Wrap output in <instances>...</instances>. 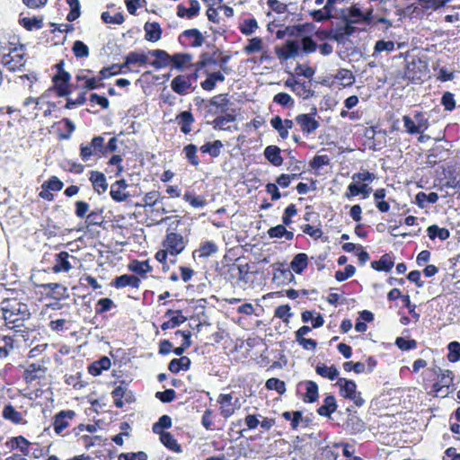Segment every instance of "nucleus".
<instances>
[{"instance_id": "nucleus-1", "label": "nucleus", "mask_w": 460, "mask_h": 460, "mask_svg": "<svg viewBox=\"0 0 460 460\" xmlns=\"http://www.w3.org/2000/svg\"><path fill=\"white\" fill-rule=\"evenodd\" d=\"M453 382L454 373L451 370L433 367L427 369L423 386L429 394L445 398L451 392Z\"/></svg>"}, {"instance_id": "nucleus-2", "label": "nucleus", "mask_w": 460, "mask_h": 460, "mask_svg": "<svg viewBox=\"0 0 460 460\" xmlns=\"http://www.w3.org/2000/svg\"><path fill=\"white\" fill-rule=\"evenodd\" d=\"M1 312L5 326L16 331L23 326V322L31 314L27 305L15 298L3 300L1 303Z\"/></svg>"}, {"instance_id": "nucleus-3", "label": "nucleus", "mask_w": 460, "mask_h": 460, "mask_svg": "<svg viewBox=\"0 0 460 460\" xmlns=\"http://www.w3.org/2000/svg\"><path fill=\"white\" fill-rule=\"evenodd\" d=\"M187 243L188 240L179 233L170 232L166 234L162 243L163 249L157 251L155 254V260L163 265L164 271L169 270L168 255L176 257L184 251Z\"/></svg>"}, {"instance_id": "nucleus-4", "label": "nucleus", "mask_w": 460, "mask_h": 460, "mask_svg": "<svg viewBox=\"0 0 460 460\" xmlns=\"http://www.w3.org/2000/svg\"><path fill=\"white\" fill-rule=\"evenodd\" d=\"M4 50L0 53V65L5 66L9 71L21 70L26 64V53L22 44L9 41L7 46L2 47Z\"/></svg>"}, {"instance_id": "nucleus-5", "label": "nucleus", "mask_w": 460, "mask_h": 460, "mask_svg": "<svg viewBox=\"0 0 460 460\" xmlns=\"http://www.w3.org/2000/svg\"><path fill=\"white\" fill-rule=\"evenodd\" d=\"M207 59L198 60L193 65V70L190 74L179 75L171 82L172 90L179 95H186L194 90L192 83L199 77V71L204 68Z\"/></svg>"}, {"instance_id": "nucleus-6", "label": "nucleus", "mask_w": 460, "mask_h": 460, "mask_svg": "<svg viewBox=\"0 0 460 460\" xmlns=\"http://www.w3.org/2000/svg\"><path fill=\"white\" fill-rule=\"evenodd\" d=\"M52 69L56 70V73L52 75V86L49 90H52L58 97L69 95L72 92L71 75L65 70V60H59L53 66Z\"/></svg>"}, {"instance_id": "nucleus-7", "label": "nucleus", "mask_w": 460, "mask_h": 460, "mask_svg": "<svg viewBox=\"0 0 460 460\" xmlns=\"http://www.w3.org/2000/svg\"><path fill=\"white\" fill-rule=\"evenodd\" d=\"M203 59H207L206 60L207 63H206L204 68H202V70L199 71V77L201 75H206L207 78L200 83V86L204 91L210 92L216 88L217 82L222 83L225 81V79H226L225 75H224L225 73H223L220 70L216 71V72L210 71L211 66H213V63L216 62L215 58H213V56H211L210 53L202 52L199 56V60H203Z\"/></svg>"}, {"instance_id": "nucleus-8", "label": "nucleus", "mask_w": 460, "mask_h": 460, "mask_svg": "<svg viewBox=\"0 0 460 460\" xmlns=\"http://www.w3.org/2000/svg\"><path fill=\"white\" fill-rule=\"evenodd\" d=\"M414 119H412L409 115H403L402 119L403 121V126L405 132L409 135H417L423 134L429 127V119L426 117V114L423 111H415ZM423 136L420 135L419 137V141H423Z\"/></svg>"}, {"instance_id": "nucleus-9", "label": "nucleus", "mask_w": 460, "mask_h": 460, "mask_svg": "<svg viewBox=\"0 0 460 460\" xmlns=\"http://www.w3.org/2000/svg\"><path fill=\"white\" fill-rule=\"evenodd\" d=\"M336 385L340 388L341 396L352 401L357 407L364 405L365 400L362 398L361 393L357 391L355 381L340 377L336 382Z\"/></svg>"}, {"instance_id": "nucleus-10", "label": "nucleus", "mask_w": 460, "mask_h": 460, "mask_svg": "<svg viewBox=\"0 0 460 460\" xmlns=\"http://www.w3.org/2000/svg\"><path fill=\"white\" fill-rule=\"evenodd\" d=\"M48 368L40 363H30L22 373L23 381L27 385H44Z\"/></svg>"}, {"instance_id": "nucleus-11", "label": "nucleus", "mask_w": 460, "mask_h": 460, "mask_svg": "<svg viewBox=\"0 0 460 460\" xmlns=\"http://www.w3.org/2000/svg\"><path fill=\"white\" fill-rule=\"evenodd\" d=\"M93 156H105L104 137L102 136H95L90 143L80 145V157L84 162L89 161Z\"/></svg>"}, {"instance_id": "nucleus-12", "label": "nucleus", "mask_w": 460, "mask_h": 460, "mask_svg": "<svg viewBox=\"0 0 460 460\" xmlns=\"http://www.w3.org/2000/svg\"><path fill=\"white\" fill-rule=\"evenodd\" d=\"M427 74V66L420 58L408 61L403 71V78L411 83H420Z\"/></svg>"}, {"instance_id": "nucleus-13", "label": "nucleus", "mask_w": 460, "mask_h": 460, "mask_svg": "<svg viewBox=\"0 0 460 460\" xmlns=\"http://www.w3.org/2000/svg\"><path fill=\"white\" fill-rule=\"evenodd\" d=\"M317 109L314 107L309 113H300L295 117V122L299 126L300 130L305 136L314 134L320 127L316 119Z\"/></svg>"}, {"instance_id": "nucleus-14", "label": "nucleus", "mask_w": 460, "mask_h": 460, "mask_svg": "<svg viewBox=\"0 0 460 460\" xmlns=\"http://www.w3.org/2000/svg\"><path fill=\"white\" fill-rule=\"evenodd\" d=\"M75 416L76 413L73 410H62L57 412L52 418V427L55 433L58 436H64V430L70 427Z\"/></svg>"}, {"instance_id": "nucleus-15", "label": "nucleus", "mask_w": 460, "mask_h": 460, "mask_svg": "<svg viewBox=\"0 0 460 460\" xmlns=\"http://www.w3.org/2000/svg\"><path fill=\"white\" fill-rule=\"evenodd\" d=\"M233 393L220 394L217 396V402L219 404V413L226 420L233 416L235 411L241 407L239 399L236 398L233 402Z\"/></svg>"}, {"instance_id": "nucleus-16", "label": "nucleus", "mask_w": 460, "mask_h": 460, "mask_svg": "<svg viewBox=\"0 0 460 460\" xmlns=\"http://www.w3.org/2000/svg\"><path fill=\"white\" fill-rule=\"evenodd\" d=\"M91 73V69H84L75 75L76 88L81 89L82 92L85 93L87 91L95 90L103 86V84L101 83L102 81L99 80V76L89 77L85 75Z\"/></svg>"}, {"instance_id": "nucleus-17", "label": "nucleus", "mask_w": 460, "mask_h": 460, "mask_svg": "<svg viewBox=\"0 0 460 460\" xmlns=\"http://www.w3.org/2000/svg\"><path fill=\"white\" fill-rule=\"evenodd\" d=\"M63 187V181L58 177L52 175L41 184V190L39 192V197L46 201H53L55 196L52 191H60Z\"/></svg>"}, {"instance_id": "nucleus-18", "label": "nucleus", "mask_w": 460, "mask_h": 460, "mask_svg": "<svg viewBox=\"0 0 460 460\" xmlns=\"http://www.w3.org/2000/svg\"><path fill=\"white\" fill-rule=\"evenodd\" d=\"M358 22V20H351L349 17L343 18V24L338 25L333 31L335 33L334 41L338 43H345L349 37L356 32V27L353 23Z\"/></svg>"}, {"instance_id": "nucleus-19", "label": "nucleus", "mask_w": 460, "mask_h": 460, "mask_svg": "<svg viewBox=\"0 0 460 460\" xmlns=\"http://www.w3.org/2000/svg\"><path fill=\"white\" fill-rule=\"evenodd\" d=\"M179 42L183 46L198 48L204 43V36L198 29H189L183 31L179 38Z\"/></svg>"}, {"instance_id": "nucleus-20", "label": "nucleus", "mask_w": 460, "mask_h": 460, "mask_svg": "<svg viewBox=\"0 0 460 460\" xmlns=\"http://www.w3.org/2000/svg\"><path fill=\"white\" fill-rule=\"evenodd\" d=\"M275 53L280 60H288L299 54V43L294 40H288L282 47H276Z\"/></svg>"}, {"instance_id": "nucleus-21", "label": "nucleus", "mask_w": 460, "mask_h": 460, "mask_svg": "<svg viewBox=\"0 0 460 460\" xmlns=\"http://www.w3.org/2000/svg\"><path fill=\"white\" fill-rule=\"evenodd\" d=\"M2 418L13 425H26L28 423L22 412L17 411L11 402L6 403L3 407Z\"/></svg>"}, {"instance_id": "nucleus-22", "label": "nucleus", "mask_w": 460, "mask_h": 460, "mask_svg": "<svg viewBox=\"0 0 460 460\" xmlns=\"http://www.w3.org/2000/svg\"><path fill=\"white\" fill-rule=\"evenodd\" d=\"M164 316L168 318L167 321L161 324V329L166 331L180 326L187 321V317L183 315L181 310L168 309Z\"/></svg>"}, {"instance_id": "nucleus-23", "label": "nucleus", "mask_w": 460, "mask_h": 460, "mask_svg": "<svg viewBox=\"0 0 460 460\" xmlns=\"http://www.w3.org/2000/svg\"><path fill=\"white\" fill-rule=\"evenodd\" d=\"M128 186V185L124 179L117 180L115 182H113L111 185L110 190V196L112 200L115 202L126 201L130 197V194L126 191Z\"/></svg>"}, {"instance_id": "nucleus-24", "label": "nucleus", "mask_w": 460, "mask_h": 460, "mask_svg": "<svg viewBox=\"0 0 460 460\" xmlns=\"http://www.w3.org/2000/svg\"><path fill=\"white\" fill-rule=\"evenodd\" d=\"M111 287L120 289L127 287L138 288L141 285V279L135 275L123 274L116 277L111 283Z\"/></svg>"}, {"instance_id": "nucleus-25", "label": "nucleus", "mask_w": 460, "mask_h": 460, "mask_svg": "<svg viewBox=\"0 0 460 460\" xmlns=\"http://www.w3.org/2000/svg\"><path fill=\"white\" fill-rule=\"evenodd\" d=\"M193 56L186 52H179L172 55L171 63L172 68H175L179 71H183L187 68L192 67L195 63H192Z\"/></svg>"}, {"instance_id": "nucleus-26", "label": "nucleus", "mask_w": 460, "mask_h": 460, "mask_svg": "<svg viewBox=\"0 0 460 460\" xmlns=\"http://www.w3.org/2000/svg\"><path fill=\"white\" fill-rule=\"evenodd\" d=\"M5 445L10 450H19L22 456H26L30 454L31 443L25 437L19 435L10 438Z\"/></svg>"}, {"instance_id": "nucleus-27", "label": "nucleus", "mask_w": 460, "mask_h": 460, "mask_svg": "<svg viewBox=\"0 0 460 460\" xmlns=\"http://www.w3.org/2000/svg\"><path fill=\"white\" fill-rule=\"evenodd\" d=\"M237 119V113L235 110H231V112L226 113L225 115L217 116L212 122L211 125L216 130L231 131V127L227 126L228 123L235 122Z\"/></svg>"}, {"instance_id": "nucleus-28", "label": "nucleus", "mask_w": 460, "mask_h": 460, "mask_svg": "<svg viewBox=\"0 0 460 460\" xmlns=\"http://www.w3.org/2000/svg\"><path fill=\"white\" fill-rule=\"evenodd\" d=\"M237 262L229 261H223L222 265L217 270L218 274L226 281H237Z\"/></svg>"}, {"instance_id": "nucleus-29", "label": "nucleus", "mask_w": 460, "mask_h": 460, "mask_svg": "<svg viewBox=\"0 0 460 460\" xmlns=\"http://www.w3.org/2000/svg\"><path fill=\"white\" fill-rule=\"evenodd\" d=\"M175 121L180 127L181 132L188 135L192 130L191 127L195 122V118L190 111H184L176 116Z\"/></svg>"}, {"instance_id": "nucleus-30", "label": "nucleus", "mask_w": 460, "mask_h": 460, "mask_svg": "<svg viewBox=\"0 0 460 460\" xmlns=\"http://www.w3.org/2000/svg\"><path fill=\"white\" fill-rule=\"evenodd\" d=\"M190 7L187 8L183 4L177 5V16L180 18L193 19L198 16L200 10V4L198 0H190Z\"/></svg>"}, {"instance_id": "nucleus-31", "label": "nucleus", "mask_w": 460, "mask_h": 460, "mask_svg": "<svg viewBox=\"0 0 460 460\" xmlns=\"http://www.w3.org/2000/svg\"><path fill=\"white\" fill-rule=\"evenodd\" d=\"M70 254L66 252H60L55 255V263L52 266V271L54 273L68 272L72 269V265L69 261Z\"/></svg>"}, {"instance_id": "nucleus-32", "label": "nucleus", "mask_w": 460, "mask_h": 460, "mask_svg": "<svg viewBox=\"0 0 460 460\" xmlns=\"http://www.w3.org/2000/svg\"><path fill=\"white\" fill-rule=\"evenodd\" d=\"M148 55L156 58L150 63L156 69L167 66L172 60V55L164 49L149 50Z\"/></svg>"}, {"instance_id": "nucleus-33", "label": "nucleus", "mask_w": 460, "mask_h": 460, "mask_svg": "<svg viewBox=\"0 0 460 460\" xmlns=\"http://www.w3.org/2000/svg\"><path fill=\"white\" fill-rule=\"evenodd\" d=\"M305 386V393L303 395L305 402L312 403L317 401L319 397L318 385L314 381L306 380L300 382L298 387Z\"/></svg>"}, {"instance_id": "nucleus-34", "label": "nucleus", "mask_w": 460, "mask_h": 460, "mask_svg": "<svg viewBox=\"0 0 460 460\" xmlns=\"http://www.w3.org/2000/svg\"><path fill=\"white\" fill-rule=\"evenodd\" d=\"M372 191V188L367 183H361L360 185L351 182L349 184L347 190L344 194L345 198L351 199L359 194L363 196V199H367Z\"/></svg>"}, {"instance_id": "nucleus-35", "label": "nucleus", "mask_w": 460, "mask_h": 460, "mask_svg": "<svg viewBox=\"0 0 460 460\" xmlns=\"http://www.w3.org/2000/svg\"><path fill=\"white\" fill-rule=\"evenodd\" d=\"M264 157L269 163L276 167H279L283 164V157L281 155V149L275 145L268 146L263 152Z\"/></svg>"}, {"instance_id": "nucleus-36", "label": "nucleus", "mask_w": 460, "mask_h": 460, "mask_svg": "<svg viewBox=\"0 0 460 460\" xmlns=\"http://www.w3.org/2000/svg\"><path fill=\"white\" fill-rule=\"evenodd\" d=\"M145 40L150 42L158 41L163 34V30L157 22H146L144 25Z\"/></svg>"}, {"instance_id": "nucleus-37", "label": "nucleus", "mask_w": 460, "mask_h": 460, "mask_svg": "<svg viewBox=\"0 0 460 460\" xmlns=\"http://www.w3.org/2000/svg\"><path fill=\"white\" fill-rule=\"evenodd\" d=\"M286 85L291 87L292 91L296 95L304 99H308L313 96L314 91L310 88L306 82H298L288 80Z\"/></svg>"}, {"instance_id": "nucleus-38", "label": "nucleus", "mask_w": 460, "mask_h": 460, "mask_svg": "<svg viewBox=\"0 0 460 460\" xmlns=\"http://www.w3.org/2000/svg\"><path fill=\"white\" fill-rule=\"evenodd\" d=\"M93 190L99 194L103 193L108 189V183L105 175L98 171H92L89 177Z\"/></svg>"}, {"instance_id": "nucleus-39", "label": "nucleus", "mask_w": 460, "mask_h": 460, "mask_svg": "<svg viewBox=\"0 0 460 460\" xmlns=\"http://www.w3.org/2000/svg\"><path fill=\"white\" fill-rule=\"evenodd\" d=\"M111 366V359L107 356H103L98 360H95L93 363H91L88 366L87 369L90 375H92L93 376H98L102 374L103 370L110 369Z\"/></svg>"}, {"instance_id": "nucleus-40", "label": "nucleus", "mask_w": 460, "mask_h": 460, "mask_svg": "<svg viewBox=\"0 0 460 460\" xmlns=\"http://www.w3.org/2000/svg\"><path fill=\"white\" fill-rule=\"evenodd\" d=\"M333 8L325 3L322 9H314L308 11V15L314 22H323L332 18Z\"/></svg>"}, {"instance_id": "nucleus-41", "label": "nucleus", "mask_w": 460, "mask_h": 460, "mask_svg": "<svg viewBox=\"0 0 460 460\" xmlns=\"http://www.w3.org/2000/svg\"><path fill=\"white\" fill-rule=\"evenodd\" d=\"M128 269L143 278H146V274L153 270V267L149 264L148 261H138L136 259L129 261Z\"/></svg>"}, {"instance_id": "nucleus-42", "label": "nucleus", "mask_w": 460, "mask_h": 460, "mask_svg": "<svg viewBox=\"0 0 460 460\" xmlns=\"http://www.w3.org/2000/svg\"><path fill=\"white\" fill-rule=\"evenodd\" d=\"M394 265V261L390 253H385L378 261H371V268L376 271L389 272Z\"/></svg>"}, {"instance_id": "nucleus-43", "label": "nucleus", "mask_w": 460, "mask_h": 460, "mask_svg": "<svg viewBox=\"0 0 460 460\" xmlns=\"http://www.w3.org/2000/svg\"><path fill=\"white\" fill-rule=\"evenodd\" d=\"M337 410V403L335 396L332 394L327 395L323 400V404L317 409V413L320 416L330 417Z\"/></svg>"}, {"instance_id": "nucleus-44", "label": "nucleus", "mask_w": 460, "mask_h": 460, "mask_svg": "<svg viewBox=\"0 0 460 460\" xmlns=\"http://www.w3.org/2000/svg\"><path fill=\"white\" fill-rule=\"evenodd\" d=\"M301 320L303 323L312 322V328L317 329L324 324L323 316L314 310H305L301 314Z\"/></svg>"}, {"instance_id": "nucleus-45", "label": "nucleus", "mask_w": 460, "mask_h": 460, "mask_svg": "<svg viewBox=\"0 0 460 460\" xmlns=\"http://www.w3.org/2000/svg\"><path fill=\"white\" fill-rule=\"evenodd\" d=\"M215 58L214 65H217L220 67V71L228 75L231 72V68L227 66V63L231 59L232 56L230 54H224L219 49H216V50L211 54Z\"/></svg>"}, {"instance_id": "nucleus-46", "label": "nucleus", "mask_w": 460, "mask_h": 460, "mask_svg": "<svg viewBox=\"0 0 460 460\" xmlns=\"http://www.w3.org/2000/svg\"><path fill=\"white\" fill-rule=\"evenodd\" d=\"M191 361L187 356H181L179 358H173L168 365V369L173 374L179 373L181 370L187 371L190 367Z\"/></svg>"}, {"instance_id": "nucleus-47", "label": "nucleus", "mask_w": 460, "mask_h": 460, "mask_svg": "<svg viewBox=\"0 0 460 460\" xmlns=\"http://www.w3.org/2000/svg\"><path fill=\"white\" fill-rule=\"evenodd\" d=\"M308 266V256L305 252L297 253L290 262V269L296 274H302Z\"/></svg>"}, {"instance_id": "nucleus-48", "label": "nucleus", "mask_w": 460, "mask_h": 460, "mask_svg": "<svg viewBox=\"0 0 460 460\" xmlns=\"http://www.w3.org/2000/svg\"><path fill=\"white\" fill-rule=\"evenodd\" d=\"M159 438L161 443L169 450L175 452V453H181L182 447L178 443L177 439L174 438V436L170 432L162 433L159 435Z\"/></svg>"}, {"instance_id": "nucleus-49", "label": "nucleus", "mask_w": 460, "mask_h": 460, "mask_svg": "<svg viewBox=\"0 0 460 460\" xmlns=\"http://www.w3.org/2000/svg\"><path fill=\"white\" fill-rule=\"evenodd\" d=\"M217 250L218 248L213 241H206L201 243L199 247L192 252V256L195 258L198 253L199 258H207L211 254L216 253Z\"/></svg>"}, {"instance_id": "nucleus-50", "label": "nucleus", "mask_w": 460, "mask_h": 460, "mask_svg": "<svg viewBox=\"0 0 460 460\" xmlns=\"http://www.w3.org/2000/svg\"><path fill=\"white\" fill-rule=\"evenodd\" d=\"M267 234L270 238L284 237L287 241H291L294 238V233L287 230L284 224L270 227Z\"/></svg>"}, {"instance_id": "nucleus-51", "label": "nucleus", "mask_w": 460, "mask_h": 460, "mask_svg": "<svg viewBox=\"0 0 460 460\" xmlns=\"http://www.w3.org/2000/svg\"><path fill=\"white\" fill-rule=\"evenodd\" d=\"M85 226L90 228L92 226H101L104 223L103 209L96 208L88 213L85 218Z\"/></svg>"}, {"instance_id": "nucleus-52", "label": "nucleus", "mask_w": 460, "mask_h": 460, "mask_svg": "<svg viewBox=\"0 0 460 460\" xmlns=\"http://www.w3.org/2000/svg\"><path fill=\"white\" fill-rule=\"evenodd\" d=\"M315 372L322 377L332 381L337 379L339 376V370L334 365L328 367L323 363H319L315 367Z\"/></svg>"}, {"instance_id": "nucleus-53", "label": "nucleus", "mask_w": 460, "mask_h": 460, "mask_svg": "<svg viewBox=\"0 0 460 460\" xmlns=\"http://www.w3.org/2000/svg\"><path fill=\"white\" fill-rule=\"evenodd\" d=\"M224 145L220 140H215L213 142H206L199 147V150L203 154H208L212 158L219 156L221 149Z\"/></svg>"}, {"instance_id": "nucleus-54", "label": "nucleus", "mask_w": 460, "mask_h": 460, "mask_svg": "<svg viewBox=\"0 0 460 460\" xmlns=\"http://www.w3.org/2000/svg\"><path fill=\"white\" fill-rule=\"evenodd\" d=\"M374 200L376 208L382 212L386 213L390 210V204L385 201L384 199L386 196V190L384 188L376 189L374 192Z\"/></svg>"}, {"instance_id": "nucleus-55", "label": "nucleus", "mask_w": 460, "mask_h": 460, "mask_svg": "<svg viewBox=\"0 0 460 460\" xmlns=\"http://www.w3.org/2000/svg\"><path fill=\"white\" fill-rule=\"evenodd\" d=\"M427 234L429 239L435 240L438 238L441 241H445L449 238L450 232L446 227H439L437 225H431L427 228Z\"/></svg>"}, {"instance_id": "nucleus-56", "label": "nucleus", "mask_w": 460, "mask_h": 460, "mask_svg": "<svg viewBox=\"0 0 460 460\" xmlns=\"http://www.w3.org/2000/svg\"><path fill=\"white\" fill-rule=\"evenodd\" d=\"M19 24L25 30L31 31L33 30H40L43 27V20L39 17H20Z\"/></svg>"}, {"instance_id": "nucleus-57", "label": "nucleus", "mask_w": 460, "mask_h": 460, "mask_svg": "<svg viewBox=\"0 0 460 460\" xmlns=\"http://www.w3.org/2000/svg\"><path fill=\"white\" fill-rule=\"evenodd\" d=\"M450 0H417L414 3L413 12H416L417 9H420L421 12L429 8L437 9L445 5Z\"/></svg>"}, {"instance_id": "nucleus-58", "label": "nucleus", "mask_w": 460, "mask_h": 460, "mask_svg": "<svg viewBox=\"0 0 460 460\" xmlns=\"http://www.w3.org/2000/svg\"><path fill=\"white\" fill-rule=\"evenodd\" d=\"M14 348V338L4 335L0 338V359L5 358Z\"/></svg>"}, {"instance_id": "nucleus-59", "label": "nucleus", "mask_w": 460, "mask_h": 460, "mask_svg": "<svg viewBox=\"0 0 460 460\" xmlns=\"http://www.w3.org/2000/svg\"><path fill=\"white\" fill-rule=\"evenodd\" d=\"M183 153L188 163L192 166H199L200 160L198 156V147L194 144H188L183 147Z\"/></svg>"}, {"instance_id": "nucleus-60", "label": "nucleus", "mask_w": 460, "mask_h": 460, "mask_svg": "<svg viewBox=\"0 0 460 460\" xmlns=\"http://www.w3.org/2000/svg\"><path fill=\"white\" fill-rule=\"evenodd\" d=\"M211 106L217 108L216 112L224 113L227 111L228 104L230 103L227 94H217L209 100Z\"/></svg>"}, {"instance_id": "nucleus-61", "label": "nucleus", "mask_w": 460, "mask_h": 460, "mask_svg": "<svg viewBox=\"0 0 460 460\" xmlns=\"http://www.w3.org/2000/svg\"><path fill=\"white\" fill-rule=\"evenodd\" d=\"M148 61V57L145 52L130 51L125 57V66L133 64L146 65Z\"/></svg>"}, {"instance_id": "nucleus-62", "label": "nucleus", "mask_w": 460, "mask_h": 460, "mask_svg": "<svg viewBox=\"0 0 460 460\" xmlns=\"http://www.w3.org/2000/svg\"><path fill=\"white\" fill-rule=\"evenodd\" d=\"M172 425V419L169 415H162L158 421L153 424L152 431L155 434L161 435L162 433H165L164 429H170Z\"/></svg>"}, {"instance_id": "nucleus-63", "label": "nucleus", "mask_w": 460, "mask_h": 460, "mask_svg": "<svg viewBox=\"0 0 460 460\" xmlns=\"http://www.w3.org/2000/svg\"><path fill=\"white\" fill-rule=\"evenodd\" d=\"M318 48L317 43L312 39L311 36H304L299 44V49L305 55H309L316 51Z\"/></svg>"}, {"instance_id": "nucleus-64", "label": "nucleus", "mask_w": 460, "mask_h": 460, "mask_svg": "<svg viewBox=\"0 0 460 460\" xmlns=\"http://www.w3.org/2000/svg\"><path fill=\"white\" fill-rule=\"evenodd\" d=\"M183 199L188 202L192 208H203L206 206L207 201L201 196H196L190 191H186L183 195Z\"/></svg>"}]
</instances>
